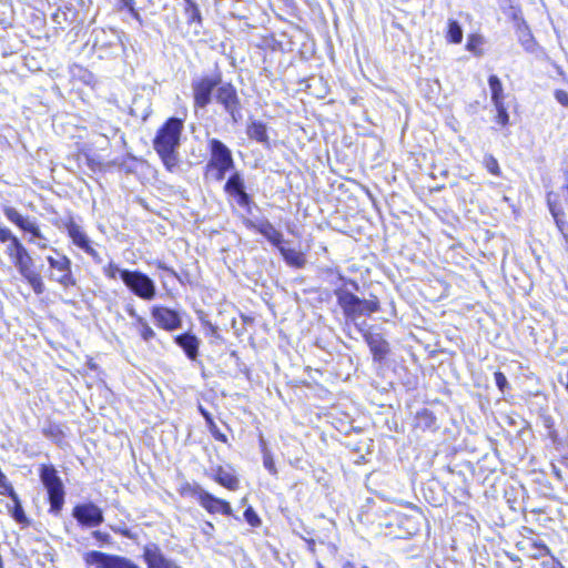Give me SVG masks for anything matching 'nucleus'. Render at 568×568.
<instances>
[{"mask_svg":"<svg viewBox=\"0 0 568 568\" xmlns=\"http://www.w3.org/2000/svg\"><path fill=\"white\" fill-rule=\"evenodd\" d=\"M344 285L337 287L334 294L337 298V303L342 308L345 317L352 322H355L361 316H369L371 314L379 310V302L376 297L369 300H362L353 294L347 286L353 290H358V284L353 280H343Z\"/></svg>","mask_w":568,"mask_h":568,"instance_id":"f257e3e1","label":"nucleus"},{"mask_svg":"<svg viewBox=\"0 0 568 568\" xmlns=\"http://www.w3.org/2000/svg\"><path fill=\"white\" fill-rule=\"evenodd\" d=\"M183 130V121L178 118H170L158 131L154 139V149L170 168L175 165V150L180 144V136Z\"/></svg>","mask_w":568,"mask_h":568,"instance_id":"f03ea898","label":"nucleus"},{"mask_svg":"<svg viewBox=\"0 0 568 568\" xmlns=\"http://www.w3.org/2000/svg\"><path fill=\"white\" fill-rule=\"evenodd\" d=\"M210 159L206 164V175L220 182L233 169L234 160L231 150L219 139L212 138L207 142Z\"/></svg>","mask_w":568,"mask_h":568,"instance_id":"7ed1b4c3","label":"nucleus"},{"mask_svg":"<svg viewBox=\"0 0 568 568\" xmlns=\"http://www.w3.org/2000/svg\"><path fill=\"white\" fill-rule=\"evenodd\" d=\"M40 478L48 490L50 510L58 514L64 504V488L53 466L43 465L40 470Z\"/></svg>","mask_w":568,"mask_h":568,"instance_id":"20e7f679","label":"nucleus"},{"mask_svg":"<svg viewBox=\"0 0 568 568\" xmlns=\"http://www.w3.org/2000/svg\"><path fill=\"white\" fill-rule=\"evenodd\" d=\"M121 280L125 286L138 297L151 301L155 297L156 287L154 281L140 271H124Z\"/></svg>","mask_w":568,"mask_h":568,"instance_id":"39448f33","label":"nucleus"},{"mask_svg":"<svg viewBox=\"0 0 568 568\" xmlns=\"http://www.w3.org/2000/svg\"><path fill=\"white\" fill-rule=\"evenodd\" d=\"M53 252L55 253L54 256L49 255L47 257L51 270L49 278L59 283L64 288L74 286L77 282L72 275L71 260L67 255L59 253L57 250H53Z\"/></svg>","mask_w":568,"mask_h":568,"instance_id":"423d86ee","label":"nucleus"},{"mask_svg":"<svg viewBox=\"0 0 568 568\" xmlns=\"http://www.w3.org/2000/svg\"><path fill=\"white\" fill-rule=\"evenodd\" d=\"M221 84V77L205 75L192 82L194 105L196 108H205L212 101V93Z\"/></svg>","mask_w":568,"mask_h":568,"instance_id":"0eeeda50","label":"nucleus"},{"mask_svg":"<svg viewBox=\"0 0 568 568\" xmlns=\"http://www.w3.org/2000/svg\"><path fill=\"white\" fill-rule=\"evenodd\" d=\"M84 561L88 566H94L95 568H140L125 557L109 555L98 550L87 552Z\"/></svg>","mask_w":568,"mask_h":568,"instance_id":"6e6552de","label":"nucleus"},{"mask_svg":"<svg viewBox=\"0 0 568 568\" xmlns=\"http://www.w3.org/2000/svg\"><path fill=\"white\" fill-rule=\"evenodd\" d=\"M191 495L196 498L200 505L211 514H223L230 516L232 508L230 504L204 490L200 485L189 486Z\"/></svg>","mask_w":568,"mask_h":568,"instance_id":"1a4fd4ad","label":"nucleus"},{"mask_svg":"<svg viewBox=\"0 0 568 568\" xmlns=\"http://www.w3.org/2000/svg\"><path fill=\"white\" fill-rule=\"evenodd\" d=\"M216 101L223 105L234 123L240 121L242 118L240 100L232 84H219L216 89Z\"/></svg>","mask_w":568,"mask_h":568,"instance_id":"9d476101","label":"nucleus"},{"mask_svg":"<svg viewBox=\"0 0 568 568\" xmlns=\"http://www.w3.org/2000/svg\"><path fill=\"white\" fill-rule=\"evenodd\" d=\"M67 232L72 243L85 252L92 260L100 264L102 263V257L100 253L94 248L93 242L90 240L88 234L82 230L80 225H78L74 221H70L67 225Z\"/></svg>","mask_w":568,"mask_h":568,"instance_id":"9b49d317","label":"nucleus"},{"mask_svg":"<svg viewBox=\"0 0 568 568\" xmlns=\"http://www.w3.org/2000/svg\"><path fill=\"white\" fill-rule=\"evenodd\" d=\"M72 515L81 525L87 527H97L103 523V513L93 503L77 505Z\"/></svg>","mask_w":568,"mask_h":568,"instance_id":"f8f14e48","label":"nucleus"},{"mask_svg":"<svg viewBox=\"0 0 568 568\" xmlns=\"http://www.w3.org/2000/svg\"><path fill=\"white\" fill-rule=\"evenodd\" d=\"M83 6L84 3L82 0H62V4L53 16V20L58 24H61L62 22H67L69 24H81L84 20L80 16V11Z\"/></svg>","mask_w":568,"mask_h":568,"instance_id":"ddd939ff","label":"nucleus"},{"mask_svg":"<svg viewBox=\"0 0 568 568\" xmlns=\"http://www.w3.org/2000/svg\"><path fill=\"white\" fill-rule=\"evenodd\" d=\"M151 315L155 322V324L165 329V331H174L181 327L182 321L179 313L174 310L154 305L151 308Z\"/></svg>","mask_w":568,"mask_h":568,"instance_id":"4468645a","label":"nucleus"},{"mask_svg":"<svg viewBox=\"0 0 568 568\" xmlns=\"http://www.w3.org/2000/svg\"><path fill=\"white\" fill-rule=\"evenodd\" d=\"M244 224L247 229L254 230L262 234L277 248L278 246H282L283 235L278 230L274 227V225L268 220L254 222L250 219H245Z\"/></svg>","mask_w":568,"mask_h":568,"instance_id":"2eb2a0df","label":"nucleus"},{"mask_svg":"<svg viewBox=\"0 0 568 568\" xmlns=\"http://www.w3.org/2000/svg\"><path fill=\"white\" fill-rule=\"evenodd\" d=\"M143 557L148 568H180L174 561L168 559L155 544L144 547Z\"/></svg>","mask_w":568,"mask_h":568,"instance_id":"dca6fc26","label":"nucleus"},{"mask_svg":"<svg viewBox=\"0 0 568 568\" xmlns=\"http://www.w3.org/2000/svg\"><path fill=\"white\" fill-rule=\"evenodd\" d=\"M364 339L373 354L375 362L382 363L389 353L388 342L378 333L366 332Z\"/></svg>","mask_w":568,"mask_h":568,"instance_id":"f3484780","label":"nucleus"},{"mask_svg":"<svg viewBox=\"0 0 568 568\" xmlns=\"http://www.w3.org/2000/svg\"><path fill=\"white\" fill-rule=\"evenodd\" d=\"M174 342L184 351L190 359L194 361L197 357L200 339L195 335L183 333L175 336Z\"/></svg>","mask_w":568,"mask_h":568,"instance_id":"a211bd4d","label":"nucleus"},{"mask_svg":"<svg viewBox=\"0 0 568 568\" xmlns=\"http://www.w3.org/2000/svg\"><path fill=\"white\" fill-rule=\"evenodd\" d=\"M516 34L519 43L523 45L526 52H536V50L538 49V43L536 42L528 24L525 21H520L517 23Z\"/></svg>","mask_w":568,"mask_h":568,"instance_id":"6ab92c4d","label":"nucleus"},{"mask_svg":"<svg viewBox=\"0 0 568 568\" xmlns=\"http://www.w3.org/2000/svg\"><path fill=\"white\" fill-rule=\"evenodd\" d=\"M246 134L250 139L255 140L256 142H258L263 145L268 146V144H270V139L267 135V128H266V124L263 123L262 121H256V120L251 121L247 124Z\"/></svg>","mask_w":568,"mask_h":568,"instance_id":"aec40b11","label":"nucleus"},{"mask_svg":"<svg viewBox=\"0 0 568 568\" xmlns=\"http://www.w3.org/2000/svg\"><path fill=\"white\" fill-rule=\"evenodd\" d=\"M278 250H280L284 261L288 265L296 267V268H302L305 265L306 258H305V255L301 251H297L295 248H288L283 245L278 246Z\"/></svg>","mask_w":568,"mask_h":568,"instance_id":"412c9836","label":"nucleus"},{"mask_svg":"<svg viewBox=\"0 0 568 568\" xmlns=\"http://www.w3.org/2000/svg\"><path fill=\"white\" fill-rule=\"evenodd\" d=\"M214 479L220 485L230 490H235L239 487V479L235 477V475L231 470L223 467L217 468Z\"/></svg>","mask_w":568,"mask_h":568,"instance_id":"4be33fe9","label":"nucleus"},{"mask_svg":"<svg viewBox=\"0 0 568 568\" xmlns=\"http://www.w3.org/2000/svg\"><path fill=\"white\" fill-rule=\"evenodd\" d=\"M244 190L245 183L242 174L239 171L233 172L224 185V191L233 196Z\"/></svg>","mask_w":568,"mask_h":568,"instance_id":"5701e85b","label":"nucleus"},{"mask_svg":"<svg viewBox=\"0 0 568 568\" xmlns=\"http://www.w3.org/2000/svg\"><path fill=\"white\" fill-rule=\"evenodd\" d=\"M548 206H549V211H550L552 217L555 219L558 230L565 237L566 242H568V234L566 233L568 223L565 220L564 211L560 207H558L555 203H552L549 199H548Z\"/></svg>","mask_w":568,"mask_h":568,"instance_id":"b1692460","label":"nucleus"},{"mask_svg":"<svg viewBox=\"0 0 568 568\" xmlns=\"http://www.w3.org/2000/svg\"><path fill=\"white\" fill-rule=\"evenodd\" d=\"M489 89L491 92V102L493 104L504 103V89L501 81L495 74L490 75L488 79Z\"/></svg>","mask_w":568,"mask_h":568,"instance_id":"393cba45","label":"nucleus"},{"mask_svg":"<svg viewBox=\"0 0 568 568\" xmlns=\"http://www.w3.org/2000/svg\"><path fill=\"white\" fill-rule=\"evenodd\" d=\"M12 262L14 266L18 268L21 276L33 271V260L27 250L22 252L20 255H18L16 258H13Z\"/></svg>","mask_w":568,"mask_h":568,"instance_id":"a878e982","label":"nucleus"},{"mask_svg":"<svg viewBox=\"0 0 568 568\" xmlns=\"http://www.w3.org/2000/svg\"><path fill=\"white\" fill-rule=\"evenodd\" d=\"M30 233L29 242L37 245L39 248H47L48 247V239L41 233L39 226L33 221L31 225L28 226V229L24 231Z\"/></svg>","mask_w":568,"mask_h":568,"instance_id":"bb28decb","label":"nucleus"},{"mask_svg":"<svg viewBox=\"0 0 568 568\" xmlns=\"http://www.w3.org/2000/svg\"><path fill=\"white\" fill-rule=\"evenodd\" d=\"M4 215L6 217L19 226L21 230L26 231L29 225L33 222L32 220H29L24 216H22L14 207H6L4 209Z\"/></svg>","mask_w":568,"mask_h":568,"instance_id":"cd10ccee","label":"nucleus"},{"mask_svg":"<svg viewBox=\"0 0 568 568\" xmlns=\"http://www.w3.org/2000/svg\"><path fill=\"white\" fill-rule=\"evenodd\" d=\"M9 497L12 501V506L8 505L11 516L14 518L17 523L26 524L28 520L17 493L13 491V496Z\"/></svg>","mask_w":568,"mask_h":568,"instance_id":"c85d7f7f","label":"nucleus"},{"mask_svg":"<svg viewBox=\"0 0 568 568\" xmlns=\"http://www.w3.org/2000/svg\"><path fill=\"white\" fill-rule=\"evenodd\" d=\"M184 2H185L184 11H185L187 23L201 24L202 17H201V12H200L197 4L193 0H184Z\"/></svg>","mask_w":568,"mask_h":568,"instance_id":"c756f323","label":"nucleus"},{"mask_svg":"<svg viewBox=\"0 0 568 568\" xmlns=\"http://www.w3.org/2000/svg\"><path fill=\"white\" fill-rule=\"evenodd\" d=\"M447 40L452 43H460L463 40V29L456 20H448Z\"/></svg>","mask_w":568,"mask_h":568,"instance_id":"7c9ffc66","label":"nucleus"},{"mask_svg":"<svg viewBox=\"0 0 568 568\" xmlns=\"http://www.w3.org/2000/svg\"><path fill=\"white\" fill-rule=\"evenodd\" d=\"M30 284L36 294H42L44 292L43 281L37 272L32 271L22 276Z\"/></svg>","mask_w":568,"mask_h":568,"instance_id":"2f4dec72","label":"nucleus"},{"mask_svg":"<svg viewBox=\"0 0 568 568\" xmlns=\"http://www.w3.org/2000/svg\"><path fill=\"white\" fill-rule=\"evenodd\" d=\"M135 327L144 342H150L154 338L155 332L143 317L138 318V325Z\"/></svg>","mask_w":568,"mask_h":568,"instance_id":"473e14b6","label":"nucleus"},{"mask_svg":"<svg viewBox=\"0 0 568 568\" xmlns=\"http://www.w3.org/2000/svg\"><path fill=\"white\" fill-rule=\"evenodd\" d=\"M484 40L478 34H470L467 39L466 49L474 53L475 55H481V49Z\"/></svg>","mask_w":568,"mask_h":568,"instance_id":"72a5a7b5","label":"nucleus"},{"mask_svg":"<svg viewBox=\"0 0 568 568\" xmlns=\"http://www.w3.org/2000/svg\"><path fill=\"white\" fill-rule=\"evenodd\" d=\"M261 445H262V452H263V465H264V467L268 470L270 474L276 475L277 474V469L275 467V463H274L273 456H272L271 452L267 450L263 439H261Z\"/></svg>","mask_w":568,"mask_h":568,"instance_id":"f704fd0d","label":"nucleus"},{"mask_svg":"<svg viewBox=\"0 0 568 568\" xmlns=\"http://www.w3.org/2000/svg\"><path fill=\"white\" fill-rule=\"evenodd\" d=\"M27 248L22 245L18 237L12 239L6 247V253L9 255L11 261L24 252Z\"/></svg>","mask_w":568,"mask_h":568,"instance_id":"c9c22d12","label":"nucleus"},{"mask_svg":"<svg viewBox=\"0 0 568 568\" xmlns=\"http://www.w3.org/2000/svg\"><path fill=\"white\" fill-rule=\"evenodd\" d=\"M125 270L120 268L119 265H116L113 262H110L105 266H103V274L110 280H116L118 276L121 277V274Z\"/></svg>","mask_w":568,"mask_h":568,"instance_id":"e433bc0d","label":"nucleus"},{"mask_svg":"<svg viewBox=\"0 0 568 568\" xmlns=\"http://www.w3.org/2000/svg\"><path fill=\"white\" fill-rule=\"evenodd\" d=\"M494 106L497 111L496 121L503 126L507 125L508 121H509V115H508L505 104L499 103V104H495Z\"/></svg>","mask_w":568,"mask_h":568,"instance_id":"4c0bfd02","label":"nucleus"},{"mask_svg":"<svg viewBox=\"0 0 568 568\" xmlns=\"http://www.w3.org/2000/svg\"><path fill=\"white\" fill-rule=\"evenodd\" d=\"M485 166L489 173L498 176L500 174V169L497 160L493 155H488L484 160Z\"/></svg>","mask_w":568,"mask_h":568,"instance_id":"58836bf2","label":"nucleus"},{"mask_svg":"<svg viewBox=\"0 0 568 568\" xmlns=\"http://www.w3.org/2000/svg\"><path fill=\"white\" fill-rule=\"evenodd\" d=\"M244 518L252 527H257L261 524V519L252 507L245 509Z\"/></svg>","mask_w":568,"mask_h":568,"instance_id":"ea45409f","label":"nucleus"},{"mask_svg":"<svg viewBox=\"0 0 568 568\" xmlns=\"http://www.w3.org/2000/svg\"><path fill=\"white\" fill-rule=\"evenodd\" d=\"M494 379H495L496 386L499 388L500 392L504 393L508 386L506 376L501 372H496L494 374Z\"/></svg>","mask_w":568,"mask_h":568,"instance_id":"a19ab883","label":"nucleus"},{"mask_svg":"<svg viewBox=\"0 0 568 568\" xmlns=\"http://www.w3.org/2000/svg\"><path fill=\"white\" fill-rule=\"evenodd\" d=\"M233 196L236 199V202H237V204L240 206H242V207H248L250 206L251 197L246 193L245 190L240 192V193L234 194Z\"/></svg>","mask_w":568,"mask_h":568,"instance_id":"79ce46f5","label":"nucleus"},{"mask_svg":"<svg viewBox=\"0 0 568 568\" xmlns=\"http://www.w3.org/2000/svg\"><path fill=\"white\" fill-rule=\"evenodd\" d=\"M122 7L128 9L134 19L141 21L140 13L135 9L134 0H122Z\"/></svg>","mask_w":568,"mask_h":568,"instance_id":"37998d69","label":"nucleus"},{"mask_svg":"<svg viewBox=\"0 0 568 568\" xmlns=\"http://www.w3.org/2000/svg\"><path fill=\"white\" fill-rule=\"evenodd\" d=\"M17 236H14L11 232L10 229L6 227V226H2L0 225V242L1 243H9L12 241V239H16Z\"/></svg>","mask_w":568,"mask_h":568,"instance_id":"c03bdc74","label":"nucleus"},{"mask_svg":"<svg viewBox=\"0 0 568 568\" xmlns=\"http://www.w3.org/2000/svg\"><path fill=\"white\" fill-rule=\"evenodd\" d=\"M555 97L560 104L568 105V93L566 91L557 90Z\"/></svg>","mask_w":568,"mask_h":568,"instance_id":"a18cd8bd","label":"nucleus"},{"mask_svg":"<svg viewBox=\"0 0 568 568\" xmlns=\"http://www.w3.org/2000/svg\"><path fill=\"white\" fill-rule=\"evenodd\" d=\"M542 566L544 568H564V566L560 562L555 561L554 559L544 561Z\"/></svg>","mask_w":568,"mask_h":568,"instance_id":"49530a36","label":"nucleus"},{"mask_svg":"<svg viewBox=\"0 0 568 568\" xmlns=\"http://www.w3.org/2000/svg\"><path fill=\"white\" fill-rule=\"evenodd\" d=\"M200 412L201 414L203 415V417L205 418V420L209 423V424H213V419L210 415V413H207L204 408L200 407Z\"/></svg>","mask_w":568,"mask_h":568,"instance_id":"de8ad7c7","label":"nucleus"},{"mask_svg":"<svg viewBox=\"0 0 568 568\" xmlns=\"http://www.w3.org/2000/svg\"><path fill=\"white\" fill-rule=\"evenodd\" d=\"M128 313H129V315L131 317H133L135 320V324L134 325L136 326L138 325V318L141 317V316L135 312L134 308L128 310Z\"/></svg>","mask_w":568,"mask_h":568,"instance_id":"09e8293b","label":"nucleus"},{"mask_svg":"<svg viewBox=\"0 0 568 568\" xmlns=\"http://www.w3.org/2000/svg\"><path fill=\"white\" fill-rule=\"evenodd\" d=\"M342 568H368V567H367V566H364V565H363V566H356V565H354L353 562L347 561V562H345V564L343 565V567H342Z\"/></svg>","mask_w":568,"mask_h":568,"instance_id":"8fccbe9b","label":"nucleus"},{"mask_svg":"<svg viewBox=\"0 0 568 568\" xmlns=\"http://www.w3.org/2000/svg\"><path fill=\"white\" fill-rule=\"evenodd\" d=\"M100 34H104V31L101 30V31L95 32V39H94V42H93V48H99L100 47V44H99V36Z\"/></svg>","mask_w":568,"mask_h":568,"instance_id":"3c124183","label":"nucleus"},{"mask_svg":"<svg viewBox=\"0 0 568 568\" xmlns=\"http://www.w3.org/2000/svg\"><path fill=\"white\" fill-rule=\"evenodd\" d=\"M214 437H215L216 439H219V440H222V442H225V440H226L225 435L220 434V433H215V434H214Z\"/></svg>","mask_w":568,"mask_h":568,"instance_id":"603ef678","label":"nucleus"},{"mask_svg":"<svg viewBox=\"0 0 568 568\" xmlns=\"http://www.w3.org/2000/svg\"><path fill=\"white\" fill-rule=\"evenodd\" d=\"M158 267H159V268H162V270L170 271L171 273H173V274H174V271H172V270H170L169 267L164 266L162 263H159V264H158Z\"/></svg>","mask_w":568,"mask_h":568,"instance_id":"864d4df0","label":"nucleus"},{"mask_svg":"<svg viewBox=\"0 0 568 568\" xmlns=\"http://www.w3.org/2000/svg\"><path fill=\"white\" fill-rule=\"evenodd\" d=\"M94 536L98 537V538H101V534L99 531H95Z\"/></svg>","mask_w":568,"mask_h":568,"instance_id":"5fc2aeb1","label":"nucleus"}]
</instances>
